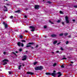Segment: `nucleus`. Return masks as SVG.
Masks as SVG:
<instances>
[{"instance_id": "obj_39", "label": "nucleus", "mask_w": 77, "mask_h": 77, "mask_svg": "<svg viewBox=\"0 0 77 77\" xmlns=\"http://www.w3.org/2000/svg\"><path fill=\"white\" fill-rule=\"evenodd\" d=\"M22 50H22V49H19V51H22Z\"/></svg>"}, {"instance_id": "obj_5", "label": "nucleus", "mask_w": 77, "mask_h": 77, "mask_svg": "<svg viewBox=\"0 0 77 77\" xmlns=\"http://www.w3.org/2000/svg\"><path fill=\"white\" fill-rule=\"evenodd\" d=\"M66 21L67 24H68L69 23V21L68 20V17L67 16H66Z\"/></svg>"}, {"instance_id": "obj_30", "label": "nucleus", "mask_w": 77, "mask_h": 77, "mask_svg": "<svg viewBox=\"0 0 77 77\" xmlns=\"http://www.w3.org/2000/svg\"><path fill=\"white\" fill-rule=\"evenodd\" d=\"M73 8H77V5H74Z\"/></svg>"}, {"instance_id": "obj_45", "label": "nucleus", "mask_w": 77, "mask_h": 77, "mask_svg": "<svg viewBox=\"0 0 77 77\" xmlns=\"http://www.w3.org/2000/svg\"><path fill=\"white\" fill-rule=\"evenodd\" d=\"M60 42L59 43H57V45H59V44H60Z\"/></svg>"}, {"instance_id": "obj_57", "label": "nucleus", "mask_w": 77, "mask_h": 77, "mask_svg": "<svg viewBox=\"0 0 77 77\" xmlns=\"http://www.w3.org/2000/svg\"><path fill=\"white\" fill-rule=\"evenodd\" d=\"M45 38H47V36H45Z\"/></svg>"}, {"instance_id": "obj_43", "label": "nucleus", "mask_w": 77, "mask_h": 77, "mask_svg": "<svg viewBox=\"0 0 77 77\" xmlns=\"http://www.w3.org/2000/svg\"><path fill=\"white\" fill-rule=\"evenodd\" d=\"M67 58H68V59H70V58H71V57H69V56H68V57H67Z\"/></svg>"}, {"instance_id": "obj_59", "label": "nucleus", "mask_w": 77, "mask_h": 77, "mask_svg": "<svg viewBox=\"0 0 77 77\" xmlns=\"http://www.w3.org/2000/svg\"><path fill=\"white\" fill-rule=\"evenodd\" d=\"M26 52L27 53V52H28V51H26Z\"/></svg>"}, {"instance_id": "obj_44", "label": "nucleus", "mask_w": 77, "mask_h": 77, "mask_svg": "<svg viewBox=\"0 0 77 77\" xmlns=\"http://www.w3.org/2000/svg\"><path fill=\"white\" fill-rule=\"evenodd\" d=\"M68 38H71V35H69L68 36Z\"/></svg>"}, {"instance_id": "obj_38", "label": "nucleus", "mask_w": 77, "mask_h": 77, "mask_svg": "<svg viewBox=\"0 0 77 77\" xmlns=\"http://www.w3.org/2000/svg\"><path fill=\"white\" fill-rule=\"evenodd\" d=\"M60 49H61V50H62V51H63V50H64L62 48H61Z\"/></svg>"}, {"instance_id": "obj_25", "label": "nucleus", "mask_w": 77, "mask_h": 77, "mask_svg": "<svg viewBox=\"0 0 77 77\" xmlns=\"http://www.w3.org/2000/svg\"><path fill=\"white\" fill-rule=\"evenodd\" d=\"M23 37V36L22 35H20V39H22Z\"/></svg>"}, {"instance_id": "obj_37", "label": "nucleus", "mask_w": 77, "mask_h": 77, "mask_svg": "<svg viewBox=\"0 0 77 77\" xmlns=\"http://www.w3.org/2000/svg\"><path fill=\"white\" fill-rule=\"evenodd\" d=\"M60 14H63V12H62V11H60Z\"/></svg>"}, {"instance_id": "obj_22", "label": "nucleus", "mask_w": 77, "mask_h": 77, "mask_svg": "<svg viewBox=\"0 0 77 77\" xmlns=\"http://www.w3.org/2000/svg\"><path fill=\"white\" fill-rule=\"evenodd\" d=\"M32 47V46L30 45H27L26 47V48H28L29 47Z\"/></svg>"}, {"instance_id": "obj_36", "label": "nucleus", "mask_w": 77, "mask_h": 77, "mask_svg": "<svg viewBox=\"0 0 77 77\" xmlns=\"http://www.w3.org/2000/svg\"><path fill=\"white\" fill-rule=\"evenodd\" d=\"M60 20H58L57 21V23H60Z\"/></svg>"}, {"instance_id": "obj_64", "label": "nucleus", "mask_w": 77, "mask_h": 77, "mask_svg": "<svg viewBox=\"0 0 77 77\" xmlns=\"http://www.w3.org/2000/svg\"><path fill=\"white\" fill-rule=\"evenodd\" d=\"M37 36H36V37H37Z\"/></svg>"}, {"instance_id": "obj_11", "label": "nucleus", "mask_w": 77, "mask_h": 77, "mask_svg": "<svg viewBox=\"0 0 77 77\" xmlns=\"http://www.w3.org/2000/svg\"><path fill=\"white\" fill-rule=\"evenodd\" d=\"M51 37H52L53 38H54V37H56L57 36V35L56 34H53L51 35Z\"/></svg>"}, {"instance_id": "obj_7", "label": "nucleus", "mask_w": 77, "mask_h": 77, "mask_svg": "<svg viewBox=\"0 0 77 77\" xmlns=\"http://www.w3.org/2000/svg\"><path fill=\"white\" fill-rule=\"evenodd\" d=\"M3 24H4L5 26V29H7V27H8V24L7 23H5V22H3Z\"/></svg>"}, {"instance_id": "obj_3", "label": "nucleus", "mask_w": 77, "mask_h": 77, "mask_svg": "<svg viewBox=\"0 0 77 77\" xmlns=\"http://www.w3.org/2000/svg\"><path fill=\"white\" fill-rule=\"evenodd\" d=\"M29 28L30 29H32L31 30V31L32 32H34V31H35V28L33 26H29Z\"/></svg>"}, {"instance_id": "obj_28", "label": "nucleus", "mask_w": 77, "mask_h": 77, "mask_svg": "<svg viewBox=\"0 0 77 77\" xmlns=\"http://www.w3.org/2000/svg\"><path fill=\"white\" fill-rule=\"evenodd\" d=\"M21 46L22 47H24V44H23V43H21Z\"/></svg>"}, {"instance_id": "obj_47", "label": "nucleus", "mask_w": 77, "mask_h": 77, "mask_svg": "<svg viewBox=\"0 0 77 77\" xmlns=\"http://www.w3.org/2000/svg\"><path fill=\"white\" fill-rule=\"evenodd\" d=\"M38 45H37L35 47V48H38Z\"/></svg>"}, {"instance_id": "obj_53", "label": "nucleus", "mask_w": 77, "mask_h": 77, "mask_svg": "<svg viewBox=\"0 0 77 77\" xmlns=\"http://www.w3.org/2000/svg\"><path fill=\"white\" fill-rule=\"evenodd\" d=\"M31 48H32V49H34V48L33 47H31Z\"/></svg>"}, {"instance_id": "obj_14", "label": "nucleus", "mask_w": 77, "mask_h": 77, "mask_svg": "<svg viewBox=\"0 0 77 77\" xmlns=\"http://www.w3.org/2000/svg\"><path fill=\"white\" fill-rule=\"evenodd\" d=\"M35 43L33 42H29L28 44V45H33V44H34Z\"/></svg>"}, {"instance_id": "obj_13", "label": "nucleus", "mask_w": 77, "mask_h": 77, "mask_svg": "<svg viewBox=\"0 0 77 77\" xmlns=\"http://www.w3.org/2000/svg\"><path fill=\"white\" fill-rule=\"evenodd\" d=\"M17 44L18 46H19V47H21V43L20 42H18L17 43Z\"/></svg>"}, {"instance_id": "obj_26", "label": "nucleus", "mask_w": 77, "mask_h": 77, "mask_svg": "<svg viewBox=\"0 0 77 77\" xmlns=\"http://www.w3.org/2000/svg\"><path fill=\"white\" fill-rule=\"evenodd\" d=\"M21 42H26V41L24 40H21Z\"/></svg>"}, {"instance_id": "obj_60", "label": "nucleus", "mask_w": 77, "mask_h": 77, "mask_svg": "<svg viewBox=\"0 0 77 77\" xmlns=\"http://www.w3.org/2000/svg\"><path fill=\"white\" fill-rule=\"evenodd\" d=\"M52 53V54L53 53V54H54V52H52V53Z\"/></svg>"}, {"instance_id": "obj_18", "label": "nucleus", "mask_w": 77, "mask_h": 77, "mask_svg": "<svg viewBox=\"0 0 77 77\" xmlns=\"http://www.w3.org/2000/svg\"><path fill=\"white\" fill-rule=\"evenodd\" d=\"M21 66H22V65H20L18 67V69H21Z\"/></svg>"}, {"instance_id": "obj_24", "label": "nucleus", "mask_w": 77, "mask_h": 77, "mask_svg": "<svg viewBox=\"0 0 77 77\" xmlns=\"http://www.w3.org/2000/svg\"><path fill=\"white\" fill-rule=\"evenodd\" d=\"M47 3H49V4H51V3L52 2L50 1H48L47 2Z\"/></svg>"}, {"instance_id": "obj_49", "label": "nucleus", "mask_w": 77, "mask_h": 77, "mask_svg": "<svg viewBox=\"0 0 77 77\" xmlns=\"http://www.w3.org/2000/svg\"><path fill=\"white\" fill-rule=\"evenodd\" d=\"M24 17L25 18H27V16H24Z\"/></svg>"}, {"instance_id": "obj_31", "label": "nucleus", "mask_w": 77, "mask_h": 77, "mask_svg": "<svg viewBox=\"0 0 77 77\" xmlns=\"http://www.w3.org/2000/svg\"><path fill=\"white\" fill-rule=\"evenodd\" d=\"M61 68H65V67H64V66H63V65H61Z\"/></svg>"}, {"instance_id": "obj_50", "label": "nucleus", "mask_w": 77, "mask_h": 77, "mask_svg": "<svg viewBox=\"0 0 77 77\" xmlns=\"http://www.w3.org/2000/svg\"><path fill=\"white\" fill-rule=\"evenodd\" d=\"M59 51H56V53H59Z\"/></svg>"}, {"instance_id": "obj_27", "label": "nucleus", "mask_w": 77, "mask_h": 77, "mask_svg": "<svg viewBox=\"0 0 77 77\" xmlns=\"http://www.w3.org/2000/svg\"><path fill=\"white\" fill-rule=\"evenodd\" d=\"M37 63H38V62H35L34 63V65H35L36 64H37Z\"/></svg>"}, {"instance_id": "obj_33", "label": "nucleus", "mask_w": 77, "mask_h": 77, "mask_svg": "<svg viewBox=\"0 0 77 77\" xmlns=\"http://www.w3.org/2000/svg\"><path fill=\"white\" fill-rule=\"evenodd\" d=\"M69 43V42L68 41H67L66 42V44H68Z\"/></svg>"}, {"instance_id": "obj_48", "label": "nucleus", "mask_w": 77, "mask_h": 77, "mask_svg": "<svg viewBox=\"0 0 77 77\" xmlns=\"http://www.w3.org/2000/svg\"><path fill=\"white\" fill-rule=\"evenodd\" d=\"M72 21L73 22H75V20H73Z\"/></svg>"}, {"instance_id": "obj_41", "label": "nucleus", "mask_w": 77, "mask_h": 77, "mask_svg": "<svg viewBox=\"0 0 77 77\" xmlns=\"http://www.w3.org/2000/svg\"><path fill=\"white\" fill-rule=\"evenodd\" d=\"M6 5H7V6H10V4H6Z\"/></svg>"}, {"instance_id": "obj_46", "label": "nucleus", "mask_w": 77, "mask_h": 77, "mask_svg": "<svg viewBox=\"0 0 77 77\" xmlns=\"http://www.w3.org/2000/svg\"><path fill=\"white\" fill-rule=\"evenodd\" d=\"M25 32H26V33H27V32H28V31L27 30H25Z\"/></svg>"}, {"instance_id": "obj_54", "label": "nucleus", "mask_w": 77, "mask_h": 77, "mask_svg": "<svg viewBox=\"0 0 77 77\" xmlns=\"http://www.w3.org/2000/svg\"><path fill=\"white\" fill-rule=\"evenodd\" d=\"M70 66H72V64H70Z\"/></svg>"}, {"instance_id": "obj_20", "label": "nucleus", "mask_w": 77, "mask_h": 77, "mask_svg": "<svg viewBox=\"0 0 77 77\" xmlns=\"http://www.w3.org/2000/svg\"><path fill=\"white\" fill-rule=\"evenodd\" d=\"M45 74H46V75H51V74L50 73L47 72V73H45Z\"/></svg>"}, {"instance_id": "obj_19", "label": "nucleus", "mask_w": 77, "mask_h": 77, "mask_svg": "<svg viewBox=\"0 0 77 77\" xmlns=\"http://www.w3.org/2000/svg\"><path fill=\"white\" fill-rule=\"evenodd\" d=\"M59 36H63V33H62L59 34Z\"/></svg>"}, {"instance_id": "obj_2", "label": "nucleus", "mask_w": 77, "mask_h": 77, "mask_svg": "<svg viewBox=\"0 0 77 77\" xmlns=\"http://www.w3.org/2000/svg\"><path fill=\"white\" fill-rule=\"evenodd\" d=\"M4 63L3 65H5L7 64V62H9V60L7 59H5L2 61Z\"/></svg>"}, {"instance_id": "obj_61", "label": "nucleus", "mask_w": 77, "mask_h": 77, "mask_svg": "<svg viewBox=\"0 0 77 77\" xmlns=\"http://www.w3.org/2000/svg\"><path fill=\"white\" fill-rule=\"evenodd\" d=\"M63 57H65V55L63 56Z\"/></svg>"}, {"instance_id": "obj_4", "label": "nucleus", "mask_w": 77, "mask_h": 77, "mask_svg": "<svg viewBox=\"0 0 77 77\" xmlns=\"http://www.w3.org/2000/svg\"><path fill=\"white\" fill-rule=\"evenodd\" d=\"M57 74V73H56V71L55 70H54L53 71V73H51V75H52L54 77H56Z\"/></svg>"}, {"instance_id": "obj_34", "label": "nucleus", "mask_w": 77, "mask_h": 77, "mask_svg": "<svg viewBox=\"0 0 77 77\" xmlns=\"http://www.w3.org/2000/svg\"><path fill=\"white\" fill-rule=\"evenodd\" d=\"M62 60H63L64 59H66V58L65 57H63V58H62Z\"/></svg>"}, {"instance_id": "obj_16", "label": "nucleus", "mask_w": 77, "mask_h": 77, "mask_svg": "<svg viewBox=\"0 0 77 77\" xmlns=\"http://www.w3.org/2000/svg\"><path fill=\"white\" fill-rule=\"evenodd\" d=\"M57 41H55L54 42L53 44L54 45H55V44H57Z\"/></svg>"}, {"instance_id": "obj_1", "label": "nucleus", "mask_w": 77, "mask_h": 77, "mask_svg": "<svg viewBox=\"0 0 77 77\" xmlns=\"http://www.w3.org/2000/svg\"><path fill=\"white\" fill-rule=\"evenodd\" d=\"M35 69L36 71H38V70H42V69H43V66H36L35 67Z\"/></svg>"}, {"instance_id": "obj_32", "label": "nucleus", "mask_w": 77, "mask_h": 77, "mask_svg": "<svg viewBox=\"0 0 77 77\" xmlns=\"http://www.w3.org/2000/svg\"><path fill=\"white\" fill-rule=\"evenodd\" d=\"M13 16H11L10 17V18L12 19V18H13Z\"/></svg>"}, {"instance_id": "obj_62", "label": "nucleus", "mask_w": 77, "mask_h": 77, "mask_svg": "<svg viewBox=\"0 0 77 77\" xmlns=\"http://www.w3.org/2000/svg\"><path fill=\"white\" fill-rule=\"evenodd\" d=\"M6 1H8V0H5Z\"/></svg>"}, {"instance_id": "obj_9", "label": "nucleus", "mask_w": 77, "mask_h": 77, "mask_svg": "<svg viewBox=\"0 0 77 77\" xmlns=\"http://www.w3.org/2000/svg\"><path fill=\"white\" fill-rule=\"evenodd\" d=\"M27 59V56L26 55H24L23 57V59H22V60H26Z\"/></svg>"}, {"instance_id": "obj_23", "label": "nucleus", "mask_w": 77, "mask_h": 77, "mask_svg": "<svg viewBox=\"0 0 77 77\" xmlns=\"http://www.w3.org/2000/svg\"><path fill=\"white\" fill-rule=\"evenodd\" d=\"M9 74H12V72L11 71H9L8 72Z\"/></svg>"}, {"instance_id": "obj_12", "label": "nucleus", "mask_w": 77, "mask_h": 77, "mask_svg": "<svg viewBox=\"0 0 77 77\" xmlns=\"http://www.w3.org/2000/svg\"><path fill=\"white\" fill-rule=\"evenodd\" d=\"M57 74H59V75L58 76V77H60V76L62 75V74H61L60 72H58Z\"/></svg>"}, {"instance_id": "obj_52", "label": "nucleus", "mask_w": 77, "mask_h": 77, "mask_svg": "<svg viewBox=\"0 0 77 77\" xmlns=\"http://www.w3.org/2000/svg\"><path fill=\"white\" fill-rule=\"evenodd\" d=\"M71 63H74V62H72V61H71Z\"/></svg>"}, {"instance_id": "obj_29", "label": "nucleus", "mask_w": 77, "mask_h": 77, "mask_svg": "<svg viewBox=\"0 0 77 77\" xmlns=\"http://www.w3.org/2000/svg\"><path fill=\"white\" fill-rule=\"evenodd\" d=\"M49 23H50L51 24H54V23L52 22L51 20H49Z\"/></svg>"}, {"instance_id": "obj_35", "label": "nucleus", "mask_w": 77, "mask_h": 77, "mask_svg": "<svg viewBox=\"0 0 77 77\" xmlns=\"http://www.w3.org/2000/svg\"><path fill=\"white\" fill-rule=\"evenodd\" d=\"M12 53H13V54H14V55H15V56H17V55H16V54H15V53L14 52H13Z\"/></svg>"}, {"instance_id": "obj_42", "label": "nucleus", "mask_w": 77, "mask_h": 77, "mask_svg": "<svg viewBox=\"0 0 77 77\" xmlns=\"http://www.w3.org/2000/svg\"><path fill=\"white\" fill-rule=\"evenodd\" d=\"M22 66H24V64L23 63H22Z\"/></svg>"}, {"instance_id": "obj_6", "label": "nucleus", "mask_w": 77, "mask_h": 77, "mask_svg": "<svg viewBox=\"0 0 77 77\" xmlns=\"http://www.w3.org/2000/svg\"><path fill=\"white\" fill-rule=\"evenodd\" d=\"M39 7L40 6L38 5H35L34 8L35 9H39Z\"/></svg>"}, {"instance_id": "obj_8", "label": "nucleus", "mask_w": 77, "mask_h": 77, "mask_svg": "<svg viewBox=\"0 0 77 77\" xmlns=\"http://www.w3.org/2000/svg\"><path fill=\"white\" fill-rule=\"evenodd\" d=\"M26 74H30L31 75H33V74H34V73L33 72H26Z\"/></svg>"}, {"instance_id": "obj_21", "label": "nucleus", "mask_w": 77, "mask_h": 77, "mask_svg": "<svg viewBox=\"0 0 77 77\" xmlns=\"http://www.w3.org/2000/svg\"><path fill=\"white\" fill-rule=\"evenodd\" d=\"M64 35L65 36H67V35H68V33L67 32H66L65 33Z\"/></svg>"}, {"instance_id": "obj_10", "label": "nucleus", "mask_w": 77, "mask_h": 77, "mask_svg": "<svg viewBox=\"0 0 77 77\" xmlns=\"http://www.w3.org/2000/svg\"><path fill=\"white\" fill-rule=\"evenodd\" d=\"M4 12H6V11H8V8H7V7L5 5L4 6Z\"/></svg>"}, {"instance_id": "obj_63", "label": "nucleus", "mask_w": 77, "mask_h": 77, "mask_svg": "<svg viewBox=\"0 0 77 77\" xmlns=\"http://www.w3.org/2000/svg\"><path fill=\"white\" fill-rule=\"evenodd\" d=\"M3 77V76H2V77Z\"/></svg>"}, {"instance_id": "obj_40", "label": "nucleus", "mask_w": 77, "mask_h": 77, "mask_svg": "<svg viewBox=\"0 0 77 77\" xmlns=\"http://www.w3.org/2000/svg\"><path fill=\"white\" fill-rule=\"evenodd\" d=\"M44 29H46V28H47V26H44Z\"/></svg>"}, {"instance_id": "obj_15", "label": "nucleus", "mask_w": 77, "mask_h": 77, "mask_svg": "<svg viewBox=\"0 0 77 77\" xmlns=\"http://www.w3.org/2000/svg\"><path fill=\"white\" fill-rule=\"evenodd\" d=\"M21 12V11L20 10H18L17 11H15V12L16 13H19V12Z\"/></svg>"}, {"instance_id": "obj_51", "label": "nucleus", "mask_w": 77, "mask_h": 77, "mask_svg": "<svg viewBox=\"0 0 77 77\" xmlns=\"http://www.w3.org/2000/svg\"><path fill=\"white\" fill-rule=\"evenodd\" d=\"M6 54V52H4V54Z\"/></svg>"}, {"instance_id": "obj_56", "label": "nucleus", "mask_w": 77, "mask_h": 77, "mask_svg": "<svg viewBox=\"0 0 77 77\" xmlns=\"http://www.w3.org/2000/svg\"><path fill=\"white\" fill-rule=\"evenodd\" d=\"M16 53H18V51H16Z\"/></svg>"}, {"instance_id": "obj_58", "label": "nucleus", "mask_w": 77, "mask_h": 77, "mask_svg": "<svg viewBox=\"0 0 77 77\" xmlns=\"http://www.w3.org/2000/svg\"><path fill=\"white\" fill-rule=\"evenodd\" d=\"M19 64H20V65H21V64H22V63H20Z\"/></svg>"}, {"instance_id": "obj_55", "label": "nucleus", "mask_w": 77, "mask_h": 77, "mask_svg": "<svg viewBox=\"0 0 77 77\" xmlns=\"http://www.w3.org/2000/svg\"><path fill=\"white\" fill-rule=\"evenodd\" d=\"M62 24H63V25L64 24V23L62 22Z\"/></svg>"}, {"instance_id": "obj_17", "label": "nucleus", "mask_w": 77, "mask_h": 77, "mask_svg": "<svg viewBox=\"0 0 77 77\" xmlns=\"http://www.w3.org/2000/svg\"><path fill=\"white\" fill-rule=\"evenodd\" d=\"M56 65H57V63H54L53 65L52 66H54H54H56Z\"/></svg>"}]
</instances>
